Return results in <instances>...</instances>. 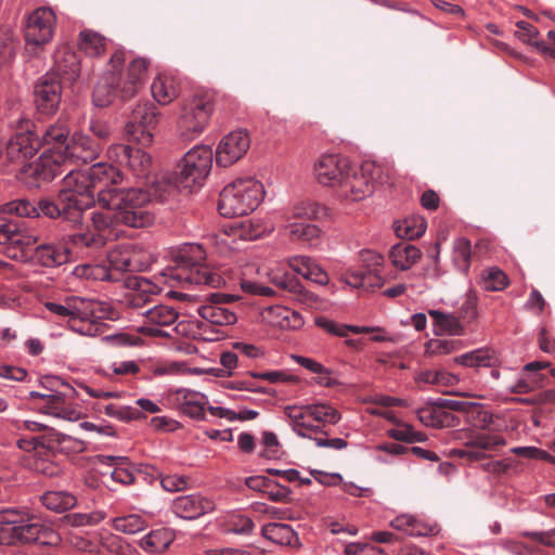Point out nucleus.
<instances>
[{
  "mask_svg": "<svg viewBox=\"0 0 555 555\" xmlns=\"http://www.w3.org/2000/svg\"><path fill=\"white\" fill-rule=\"evenodd\" d=\"M197 312L205 321L211 324L230 325L236 322L234 312L217 304L201 306Z\"/></svg>",
  "mask_w": 555,
  "mask_h": 555,
  "instance_id": "47",
  "label": "nucleus"
},
{
  "mask_svg": "<svg viewBox=\"0 0 555 555\" xmlns=\"http://www.w3.org/2000/svg\"><path fill=\"white\" fill-rule=\"evenodd\" d=\"M35 259L43 267L53 268L68 260V253L63 247L53 244H40L34 248Z\"/></svg>",
  "mask_w": 555,
  "mask_h": 555,
  "instance_id": "37",
  "label": "nucleus"
},
{
  "mask_svg": "<svg viewBox=\"0 0 555 555\" xmlns=\"http://www.w3.org/2000/svg\"><path fill=\"white\" fill-rule=\"evenodd\" d=\"M159 113L151 103H139L132 111L128 122L126 124V133H133L135 122L150 127H155L158 122Z\"/></svg>",
  "mask_w": 555,
  "mask_h": 555,
  "instance_id": "39",
  "label": "nucleus"
},
{
  "mask_svg": "<svg viewBox=\"0 0 555 555\" xmlns=\"http://www.w3.org/2000/svg\"><path fill=\"white\" fill-rule=\"evenodd\" d=\"M151 91L156 102L167 105L178 96L179 85L175 77L163 74L153 80Z\"/></svg>",
  "mask_w": 555,
  "mask_h": 555,
  "instance_id": "35",
  "label": "nucleus"
},
{
  "mask_svg": "<svg viewBox=\"0 0 555 555\" xmlns=\"http://www.w3.org/2000/svg\"><path fill=\"white\" fill-rule=\"evenodd\" d=\"M113 525L117 531L134 534L145 528V520L140 515L131 514L115 518Z\"/></svg>",
  "mask_w": 555,
  "mask_h": 555,
  "instance_id": "56",
  "label": "nucleus"
},
{
  "mask_svg": "<svg viewBox=\"0 0 555 555\" xmlns=\"http://www.w3.org/2000/svg\"><path fill=\"white\" fill-rule=\"evenodd\" d=\"M150 61L144 57H134L127 66L126 72L117 77L120 81V99L126 101L135 96L143 87Z\"/></svg>",
  "mask_w": 555,
  "mask_h": 555,
  "instance_id": "19",
  "label": "nucleus"
},
{
  "mask_svg": "<svg viewBox=\"0 0 555 555\" xmlns=\"http://www.w3.org/2000/svg\"><path fill=\"white\" fill-rule=\"evenodd\" d=\"M41 410L48 415L69 422L78 421L81 416L77 406L66 399V395L59 391L47 395V402Z\"/></svg>",
  "mask_w": 555,
  "mask_h": 555,
  "instance_id": "26",
  "label": "nucleus"
},
{
  "mask_svg": "<svg viewBox=\"0 0 555 555\" xmlns=\"http://www.w3.org/2000/svg\"><path fill=\"white\" fill-rule=\"evenodd\" d=\"M454 362L473 369L495 367L500 364V357L493 349L479 348L455 357Z\"/></svg>",
  "mask_w": 555,
  "mask_h": 555,
  "instance_id": "33",
  "label": "nucleus"
},
{
  "mask_svg": "<svg viewBox=\"0 0 555 555\" xmlns=\"http://www.w3.org/2000/svg\"><path fill=\"white\" fill-rule=\"evenodd\" d=\"M59 193L61 202L76 209L81 219L83 210L95 203L94 188L87 170L70 169L63 178Z\"/></svg>",
  "mask_w": 555,
  "mask_h": 555,
  "instance_id": "8",
  "label": "nucleus"
},
{
  "mask_svg": "<svg viewBox=\"0 0 555 555\" xmlns=\"http://www.w3.org/2000/svg\"><path fill=\"white\" fill-rule=\"evenodd\" d=\"M262 535L280 545H291L297 540V534L289 525L270 522L262 527Z\"/></svg>",
  "mask_w": 555,
  "mask_h": 555,
  "instance_id": "46",
  "label": "nucleus"
},
{
  "mask_svg": "<svg viewBox=\"0 0 555 555\" xmlns=\"http://www.w3.org/2000/svg\"><path fill=\"white\" fill-rule=\"evenodd\" d=\"M2 211L10 215H16L26 218H36L40 214L48 218H63L64 220L77 225L81 222L76 209L65 205L60 199V193L56 199L42 198L38 205H34L27 199H15L3 205Z\"/></svg>",
  "mask_w": 555,
  "mask_h": 555,
  "instance_id": "7",
  "label": "nucleus"
},
{
  "mask_svg": "<svg viewBox=\"0 0 555 555\" xmlns=\"http://www.w3.org/2000/svg\"><path fill=\"white\" fill-rule=\"evenodd\" d=\"M54 76H61L69 81L76 80L80 75V60L67 46H61L54 53L52 67Z\"/></svg>",
  "mask_w": 555,
  "mask_h": 555,
  "instance_id": "23",
  "label": "nucleus"
},
{
  "mask_svg": "<svg viewBox=\"0 0 555 555\" xmlns=\"http://www.w3.org/2000/svg\"><path fill=\"white\" fill-rule=\"evenodd\" d=\"M388 435L397 441L408 443L422 442L426 440L425 434L415 431L409 424H400L397 428L389 429Z\"/></svg>",
  "mask_w": 555,
  "mask_h": 555,
  "instance_id": "59",
  "label": "nucleus"
},
{
  "mask_svg": "<svg viewBox=\"0 0 555 555\" xmlns=\"http://www.w3.org/2000/svg\"><path fill=\"white\" fill-rule=\"evenodd\" d=\"M173 532L167 528H159L144 535L141 541V547L149 553H160L165 551L173 541Z\"/></svg>",
  "mask_w": 555,
  "mask_h": 555,
  "instance_id": "41",
  "label": "nucleus"
},
{
  "mask_svg": "<svg viewBox=\"0 0 555 555\" xmlns=\"http://www.w3.org/2000/svg\"><path fill=\"white\" fill-rule=\"evenodd\" d=\"M517 31L515 35L519 40H521L526 44L533 46L538 51L542 54L555 57V49L548 47L543 41L535 40L539 35L538 29L530 23L526 21H519L516 23Z\"/></svg>",
  "mask_w": 555,
  "mask_h": 555,
  "instance_id": "43",
  "label": "nucleus"
},
{
  "mask_svg": "<svg viewBox=\"0 0 555 555\" xmlns=\"http://www.w3.org/2000/svg\"><path fill=\"white\" fill-rule=\"evenodd\" d=\"M470 257L469 241L464 237L457 238L453 245V261L455 266L462 271H467L470 266Z\"/></svg>",
  "mask_w": 555,
  "mask_h": 555,
  "instance_id": "57",
  "label": "nucleus"
},
{
  "mask_svg": "<svg viewBox=\"0 0 555 555\" xmlns=\"http://www.w3.org/2000/svg\"><path fill=\"white\" fill-rule=\"evenodd\" d=\"M324 211V208L313 202H302L295 205L288 216L285 218H291V220H312L320 217V215Z\"/></svg>",
  "mask_w": 555,
  "mask_h": 555,
  "instance_id": "53",
  "label": "nucleus"
},
{
  "mask_svg": "<svg viewBox=\"0 0 555 555\" xmlns=\"http://www.w3.org/2000/svg\"><path fill=\"white\" fill-rule=\"evenodd\" d=\"M104 412L108 416L126 422L141 417V412L139 410L128 405H118L114 403L105 405Z\"/></svg>",
  "mask_w": 555,
  "mask_h": 555,
  "instance_id": "60",
  "label": "nucleus"
},
{
  "mask_svg": "<svg viewBox=\"0 0 555 555\" xmlns=\"http://www.w3.org/2000/svg\"><path fill=\"white\" fill-rule=\"evenodd\" d=\"M93 373L103 377L107 382L118 383L125 376L137 375L140 372V364L137 361H113L111 363H100L93 366Z\"/></svg>",
  "mask_w": 555,
  "mask_h": 555,
  "instance_id": "28",
  "label": "nucleus"
},
{
  "mask_svg": "<svg viewBox=\"0 0 555 555\" xmlns=\"http://www.w3.org/2000/svg\"><path fill=\"white\" fill-rule=\"evenodd\" d=\"M474 427L462 429L456 439L463 441V446L450 451L455 457L470 463L485 461L494 456L498 450L506 446L504 436L491 428L492 414L487 411H478Z\"/></svg>",
  "mask_w": 555,
  "mask_h": 555,
  "instance_id": "2",
  "label": "nucleus"
},
{
  "mask_svg": "<svg viewBox=\"0 0 555 555\" xmlns=\"http://www.w3.org/2000/svg\"><path fill=\"white\" fill-rule=\"evenodd\" d=\"M311 420L322 424H336L340 420L339 412L325 403L308 404Z\"/></svg>",
  "mask_w": 555,
  "mask_h": 555,
  "instance_id": "54",
  "label": "nucleus"
},
{
  "mask_svg": "<svg viewBox=\"0 0 555 555\" xmlns=\"http://www.w3.org/2000/svg\"><path fill=\"white\" fill-rule=\"evenodd\" d=\"M206 253L201 245L191 244L180 249L177 257L176 268H167L162 272L164 283L169 280L178 283L206 285L209 287H221L225 285V278L219 269L211 268L205 263Z\"/></svg>",
  "mask_w": 555,
  "mask_h": 555,
  "instance_id": "3",
  "label": "nucleus"
},
{
  "mask_svg": "<svg viewBox=\"0 0 555 555\" xmlns=\"http://www.w3.org/2000/svg\"><path fill=\"white\" fill-rule=\"evenodd\" d=\"M284 313L288 314V308L280 305L268 306L261 309L259 313L260 322L275 328L283 326Z\"/></svg>",
  "mask_w": 555,
  "mask_h": 555,
  "instance_id": "55",
  "label": "nucleus"
},
{
  "mask_svg": "<svg viewBox=\"0 0 555 555\" xmlns=\"http://www.w3.org/2000/svg\"><path fill=\"white\" fill-rule=\"evenodd\" d=\"M44 307L52 315L66 322L75 332L89 336L95 334L92 320L102 318L98 313L99 302L77 296L67 297L62 302L47 301Z\"/></svg>",
  "mask_w": 555,
  "mask_h": 555,
  "instance_id": "6",
  "label": "nucleus"
},
{
  "mask_svg": "<svg viewBox=\"0 0 555 555\" xmlns=\"http://www.w3.org/2000/svg\"><path fill=\"white\" fill-rule=\"evenodd\" d=\"M125 167L138 178H147L152 169V157L145 151L132 147Z\"/></svg>",
  "mask_w": 555,
  "mask_h": 555,
  "instance_id": "48",
  "label": "nucleus"
},
{
  "mask_svg": "<svg viewBox=\"0 0 555 555\" xmlns=\"http://www.w3.org/2000/svg\"><path fill=\"white\" fill-rule=\"evenodd\" d=\"M509 284L505 272L498 267L485 269L480 274V285L487 292H501Z\"/></svg>",
  "mask_w": 555,
  "mask_h": 555,
  "instance_id": "49",
  "label": "nucleus"
},
{
  "mask_svg": "<svg viewBox=\"0 0 555 555\" xmlns=\"http://www.w3.org/2000/svg\"><path fill=\"white\" fill-rule=\"evenodd\" d=\"M92 224L98 231H103L112 227L117 221L114 209H104V211H94L91 217Z\"/></svg>",
  "mask_w": 555,
  "mask_h": 555,
  "instance_id": "64",
  "label": "nucleus"
},
{
  "mask_svg": "<svg viewBox=\"0 0 555 555\" xmlns=\"http://www.w3.org/2000/svg\"><path fill=\"white\" fill-rule=\"evenodd\" d=\"M140 313L145 321L139 332L153 337H167L168 333L162 327L172 325L179 315L177 310L168 305H157Z\"/></svg>",
  "mask_w": 555,
  "mask_h": 555,
  "instance_id": "18",
  "label": "nucleus"
},
{
  "mask_svg": "<svg viewBox=\"0 0 555 555\" xmlns=\"http://www.w3.org/2000/svg\"><path fill=\"white\" fill-rule=\"evenodd\" d=\"M69 133L70 129L67 121L60 118L47 127L42 134V143L52 145V149H64L66 143H69Z\"/></svg>",
  "mask_w": 555,
  "mask_h": 555,
  "instance_id": "44",
  "label": "nucleus"
},
{
  "mask_svg": "<svg viewBox=\"0 0 555 555\" xmlns=\"http://www.w3.org/2000/svg\"><path fill=\"white\" fill-rule=\"evenodd\" d=\"M287 264L294 272L315 284L326 285L330 281L327 273L309 256L299 255L289 257Z\"/></svg>",
  "mask_w": 555,
  "mask_h": 555,
  "instance_id": "24",
  "label": "nucleus"
},
{
  "mask_svg": "<svg viewBox=\"0 0 555 555\" xmlns=\"http://www.w3.org/2000/svg\"><path fill=\"white\" fill-rule=\"evenodd\" d=\"M269 275L271 282L280 288L286 289L291 293H293V291L300 289L299 281L286 272L271 270Z\"/></svg>",
  "mask_w": 555,
  "mask_h": 555,
  "instance_id": "61",
  "label": "nucleus"
},
{
  "mask_svg": "<svg viewBox=\"0 0 555 555\" xmlns=\"http://www.w3.org/2000/svg\"><path fill=\"white\" fill-rule=\"evenodd\" d=\"M56 16L50 8H38L26 18L24 38L27 47L39 48L51 41Z\"/></svg>",
  "mask_w": 555,
  "mask_h": 555,
  "instance_id": "13",
  "label": "nucleus"
},
{
  "mask_svg": "<svg viewBox=\"0 0 555 555\" xmlns=\"http://www.w3.org/2000/svg\"><path fill=\"white\" fill-rule=\"evenodd\" d=\"M428 314L434 320V332L436 335H462L464 327L459 318L451 313H443L439 310H429Z\"/></svg>",
  "mask_w": 555,
  "mask_h": 555,
  "instance_id": "38",
  "label": "nucleus"
},
{
  "mask_svg": "<svg viewBox=\"0 0 555 555\" xmlns=\"http://www.w3.org/2000/svg\"><path fill=\"white\" fill-rule=\"evenodd\" d=\"M212 106L204 95H194L181 104L177 120V130L184 140H192L201 134L208 124Z\"/></svg>",
  "mask_w": 555,
  "mask_h": 555,
  "instance_id": "9",
  "label": "nucleus"
},
{
  "mask_svg": "<svg viewBox=\"0 0 555 555\" xmlns=\"http://www.w3.org/2000/svg\"><path fill=\"white\" fill-rule=\"evenodd\" d=\"M263 195V185L258 180L237 179L220 192L218 210L227 218L244 216L259 206Z\"/></svg>",
  "mask_w": 555,
  "mask_h": 555,
  "instance_id": "5",
  "label": "nucleus"
},
{
  "mask_svg": "<svg viewBox=\"0 0 555 555\" xmlns=\"http://www.w3.org/2000/svg\"><path fill=\"white\" fill-rule=\"evenodd\" d=\"M307 405H287L284 408V414L291 422L293 430L302 438H311L308 431L319 429L318 425L312 424L311 415Z\"/></svg>",
  "mask_w": 555,
  "mask_h": 555,
  "instance_id": "30",
  "label": "nucleus"
},
{
  "mask_svg": "<svg viewBox=\"0 0 555 555\" xmlns=\"http://www.w3.org/2000/svg\"><path fill=\"white\" fill-rule=\"evenodd\" d=\"M422 257V251L408 242L393 245L389 250V258L395 268L405 271L412 268Z\"/></svg>",
  "mask_w": 555,
  "mask_h": 555,
  "instance_id": "34",
  "label": "nucleus"
},
{
  "mask_svg": "<svg viewBox=\"0 0 555 555\" xmlns=\"http://www.w3.org/2000/svg\"><path fill=\"white\" fill-rule=\"evenodd\" d=\"M65 149L72 159V163L92 162L101 152L99 143L81 132H75L69 140V143H66Z\"/></svg>",
  "mask_w": 555,
  "mask_h": 555,
  "instance_id": "22",
  "label": "nucleus"
},
{
  "mask_svg": "<svg viewBox=\"0 0 555 555\" xmlns=\"http://www.w3.org/2000/svg\"><path fill=\"white\" fill-rule=\"evenodd\" d=\"M177 401L182 413L196 420H204L207 403L205 395L190 389H179L177 390Z\"/></svg>",
  "mask_w": 555,
  "mask_h": 555,
  "instance_id": "32",
  "label": "nucleus"
},
{
  "mask_svg": "<svg viewBox=\"0 0 555 555\" xmlns=\"http://www.w3.org/2000/svg\"><path fill=\"white\" fill-rule=\"evenodd\" d=\"M41 437L43 438L44 446L53 452L70 454L80 453L86 450L85 441L54 429L49 430Z\"/></svg>",
  "mask_w": 555,
  "mask_h": 555,
  "instance_id": "29",
  "label": "nucleus"
},
{
  "mask_svg": "<svg viewBox=\"0 0 555 555\" xmlns=\"http://www.w3.org/2000/svg\"><path fill=\"white\" fill-rule=\"evenodd\" d=\"M214 154L210 147L197 145L190 150L177 167V180L183 188L201 184L209 175Z\"/></svg>",
  "mask_w": 555,
  "mask_h": 555,
  "instance_id": "10",
  "label": "nucleus"
},
{
  "mask_svg": "<svg viewBox=\"0 0 555 555\" xmlns=\"http://www.w3.org/2000/svg\"><path fill=\"white\" fill-rule=\"evenodd\" d=\"M120 98V81L113 74L103 76L94 87L93 103L99 107H106Z\"/></svg>",
  "mask_w": 555,
  "mask_h": 555,
  "instance_id": "31",
  "label": "nucleus"
},
{
  "mask_svg": "<svg viewBox=\"0 0 555 555\" xmlns=\"http://www.w3.org/2000/svg\"><path fill=\"white\" fill-rule=\"evenodd\" d=\"M72 163L66 149H49L38 158L36 173L43 180H52L62 173V167Z\"/></svg>",
  "mask_w": 555,
  "mask_h": 555,
  "instance_id": "21",
  "label": "nucleus"
},
{
  "mask_svg": "<svg viewBox=\"0 0 555 555\" xmlns=\"http://www.w3.org/2000/svg\"><path fill=\"white\" fill-rule=\"evenodd\" d=\"M427 229V222L424 217L413 216L406 218L402 225L398 227V233L409 240L418 238Z\"/></svg>",
  "mask_w": 555,
  "mask_h": 555,
  "instance_id": "51",
  "label": "nucleus"
},
{
  "mask_svg": "<svg viewBox=\"0 0 555 555\" xmlns=\"http://www.w3.org/2000/svg\"><path fill=\"white\" fill-rule=\"evenodd\" d=\"M82 275L88 279L99 280V281H117V278L113 273L111 268L105 266H91L86 264L81 267Z\"/></svg>",
  "mask_w": 555,
  "mask_h": 555,
  "instance_id": "63",
  "label": "nucleus"
},
{
  "mask_svg": "<svg viewBox=\"0 0 555 555\" xmlns=\"http://www.w3.org/2000/svg\"><path fill=\"white\" fill-rule=\"evenodd\" d=\"M28 518L27 521L23 518L17 527H8L7 529H0V544L10 545L15 543H31V542H40L48 543L44 540L49 534H53V532L46 528L42 524L38 521H30Z\"/></svg>",
  "mask_w": 555,
  "mask_h": 555,
  "instance_id": "15",
  "label": "nucleus"
},
{
  "mask_svg": "<svg viewBox=\"0 0 555 555\" xmlns=\"http://www.w3.org/2000/svg\"><path fill=\"white\" fill-rule=\"evenodd\" d=\"M392 173L388 164L364 160L359 167H352L338 154H324L314 164L317 181L335 189L338 197L352 202L373 194L376 185L387 183Z\"/></svg>",
  "mask_w": 555,
  "mask_h": 555,
  "instance_id": "1",
  "label": "nucleus"
},
{
  "mask_svg": "<svg viewBox=\"0 0 555 555\" xmlns=\"http://www.w3.org/2000/svg\"><path fill=\"white\" fill-rule=\"evenodd\" d=\"M107 40L101 34L83 29L79 33L78 48L89 56H100L106 51Z\"/></svg>",
  "mask_w": 555,
  "mask_h": 555,
  "instance_id": "42",
  "label": "nucleus"
},
{
  "mask_svg": "<svg viewBox=\"0 0 555 555\" xmlns=\"http://www.w3.org/2000/svg\"><path fill=\"white\" fill-rule=\"evenodd\" d=\"M17 443L20 449L27 453L24 457V464L27 468L47 477H54L61 473L60 466L51 460L53 451L44 446L41 436L31 439H20Z\"/></svg>",
  "mask_w": 555,
  "mask_h": 555,
  "instance_id": "12",
  "label": "nucleus"
},
{
  "mask_svg": "<svg viewBox=\"0 0 555 555\" xmlns=\"http://www.w3.org/2000/svg\"><path fill=\"white\" fill-rule=\"evenodd\" d=\"M87 172L94 190L100 185H103V189H111L109 185L118 184L122 180L119 169L106 163H96Z\"/></svg>",
  "mask_w": 555,
  "mask_h": 555,
  "instance_id": "36",
  "label": "nucleus"
},
{
  "mask_svg": "<svg viewBox=\"0 0 555 555\" xmlns=\"http://www.w3.org/2000/svg\"><path fill=\"white\" fill-rule=\"evenodd\" d=\"M39 242V236L27 228L17 224L15 231L7 243V254L10 258L25 260L27 253L34 249Z\"/></svg>",
  "mask_w": 555,
  "mask_h": 555,
  "instance_id": "25",
  "label": "nucleus"
},
{
  "mask_svg": "<svg viewBox=\"0 0 555 555\" xmlns=\"http://www.w3.org/2000/svg\"><path fill=\"white\" fill-rule=\"evenodd\" d=\"M109 268L113 273L124 271H143L147 264L140 258V253L126 247H118L109 251Z\"/></svg>",
  "mask_w": 555,
  "mask_h": 555,
  "instance_id": "27",
  "label": "nucleus"
},
{
  "mask_svg": "<svg viewBox=\"0 0 555 555\" xmlns=\"http://www.w3.org/2000/svg\"><path fill=\"white\" fill-rule=\"evenodd\" d=\"M98 205L103 209H114L117 221L132 228H142L153 222L147 210L150 195L141 189H100Z\"/></svg>",
  "mask_w": 555,
  "mask_h": 555,
  "instance_id": "4",
  "label": "nucleus"
},
{
  "mask_svg": "<svg viewBox=\"0 0 555 555\" xmlns=\"http://www.w3.org/2000/svg\"><path fill=\"white\" fill-rule=\"evenodd\" d=\"M347 283L353 287L366 289L379 288L384 281L382 276L372 270L352 272L347 278Z\"/></svg>",
  "mask_w": 555,
  "mask_h": 555,
  "instance_id": "50",
  "label": "nucleus"
},
{
  "mask_svg": "<svg viewBox=\"0 0 555 555\" xmlns=\"http://www.w3.org/2000/svg\"><path fill=\"white\" fill-rule=\"evenodd\" d=\"M41 503L52 512L63 513L73 508L77 500L67 491H47L41 495Z\"/></svg>",
  "mask_w": 555,
  "mask_h": 555,
  "instance_id": "45",
  "label": "nucleus"
},
{
  "mask_svg": "<svg viewBox=\"0 0 555 555\" xmlns=\"http://www.w3.org/2000/svg\"><path fill=\"white\" fill-rule=\"evenodd\" d=\"M12 128L14 133L7 143L5 156L11 163L22 164L37 154L41 142L34 132V122L28 118L20 117Z\"/></svg>",
  "mask_w": 555,
  "mask_h": 555,
  "instance_id": "11",
  "label": "nucleus"
},
{
  "mask_svg": "<svg viewBox=\"0 0 555 555\" xmlns=\"http://www.w3.org/2000/svg\"><path fill=\"white\" fill-rule=\"evenodd\" d=\"M214 509V501L201 494L178 496L172 502L173 513L183 519H196Z\"/></svg>",
  "mask_w": 555,
  "mask_h": 555,
  "instance_id": "20",
  "label": "nucleus"
},
{
  "mask_svg": "<svg viewBox=\"0 0 555 555\" xmlns=\"http://www.w3.org/2000/svg\"><path fill=\"white\" fill-rule=\"evenodd\" d=\"M128 293L125 295V304L132 309H142L152 296L163 291L160 281L149 280L143 276L130 275L124 281Z\"/></svg>",
  "mask_w": 555,
  "mask_h": 555,
  "instance_id": "16",
  "label": "nucleus"
},
{
  "mask_svg": "<svg viewBox=\"0 0 555 555\" xmlns=\"http://www.w3.org/2000/svg\"><path fill=\"white\" fill-rule=\"evenodd\" d=\"M459 340L454 339H430L425 344V356L436 357L452 353L457 350Z\"/></svg>",
  "mask_w": 555,
  "mask_h": 555,
  "instance_id": "58",
  "label": "nucleus"
},
{
  "mask_svg": "<svg viewBox=\"0 0 555 555\" xmlns=\"http://www.w3.org/2000/svg\"><path fill=\"white\" fill-rule=\"evenodd\" d=\"M285 231L292 241L313 242L321 236V229L311 223L304 221H293L291 218H285Z\"/></svg>",
  "mask_w": 555,
  "mask_h": 555,
  "instance_id": "40",
  "label": "nucleus"
},
{
  "mask_svg": "<svg viewBox=\"0 0 555 555\" xmlns=\"http://www.w3.org/2000/svg\"><path fill=\"white\" fill-rule=\"evenodd\" d=\"M250 137L246 130H234L224 135L216 149V163L229 167L240 160L249 150Z\"/></svg>",
  "mask_w": 555,
  "mask_h": 555,
  "instance_id": "14",
  "label": "nucleus"
},
{
  "mask_svg": "<svg viewBox=\"0 0 555 555\" xmlns=\"http://www.w3.org/2000/svg\"><path fill=\"white\" fill-rule=\"evenodd\" d=\"M35 103L42 114H54L61 103L62 86L54 74L43 75L35 86Z\"/></svg>",
  "mask_w": 555,
  "mask_h": 555,
  "instance_id": "17",
  "label": "nucleus"
},
{
  "mask_svg": "<svg viewBox=\"0 0 555 555\" xmlns=\"http://www.w3.org/2000/svg\"><path fill=\"white\" fill-rule=\"evenodd\" d=\"M390 525L396 530L403 531L411 537L427 534L426 528L410 515L398 516L390 522Z\"/></svg>",
  "mask_w": 555,
  "mask_h": 555,
  "instance_id": "52",
  "label": "nucleus"
},
{
  "mask_svg": "<svg viewBox=\"0 0 555 555\" xmlns=\"http://www.w3.org/2000/svg\"><path fill=\"white\" fill-rule=\"evenodd\" d=\"M446 413L435 408H422L417 410V418L428 427H441Z\"/></svg>",
  "mask_w": 555,
  "mask_h": 555,
  "instance_id": "62",
  "label": "nucleus"
}]
</instances>
